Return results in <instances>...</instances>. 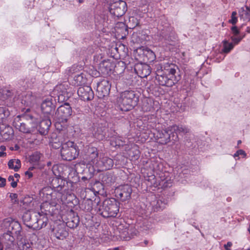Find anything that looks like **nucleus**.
Segmentation results:
<instances>
[{
  "instance_id": "obj_29",
  "label": "nucleus",
  "mask_w": 250,
  "mask_h": 250,
  "mask_svg": "<svg viewBox=\"0 0 250 250\" xmlns=\"http://www.w3.org/2000/svg\"><path fill=\"white\" fill-rule=\"evenodd\" d=\"M40 216V213H32V219L30 223L29 224H26L29 227H32L35 229H37V226H38L37 223L38 220V217Z\"/></svg>"
},
{
  "instance_id": "obj_10",
  "label": "nucleus",
  "mask_w": 250,
  "mask_h": 250,
  "mask_svg": "<svg viewBox=\"0 0 250 250\" xmlns=\"http://www.w3.org/2000/svg\"><path fill=\"white\" fill-rule=\"evenodd\" d=\"M65 220V225L70 229L76 228L80 222L79 216L72 210L67 213Z\"/></svg>"
},
{
  "instance_id": "obj_64",
  "label": "nucleus",
  "mask_w": 250,
  "mask_h": 250,
  "mask_svg": "<svg viewBox=\"0 0 250 250\" xmlns=\"http://www.w3.org/2000/svg\"><path fill=\"white\" fill-rule=\"evenodd\" d=\"M239 156V155H237V152L234 154V157H238Z\"/></svg>"
},
{
  "instance_id": "obj_27",
  "label": "nucleus",
  "mask_w": 250,
  "mask_h": 250,
  "mask_svg": "<svg viewBox=\"0 0 250 250\" xmlns=\"http://www.w3.org/2000/svg\"><path fill=\"white\" fill-rule=\"evenodd\" d=\"M47 222L48 218L47 216H45L40 213V216L38 217L37 229H40L42 228L46 227L47 224Z\"/></svg>"
},
{
  "instance_id": "obj_63",
  "label": "nucleus",
  "mask_w": 250,
  "mask_h": 250,
  "mask_svg": "<svg viewBox=\"0 0 250 250\" xmlns=\"http://www.w3.org/2000/svg\"><path fill=\"white\" fill-rule=\"evenodd\" d=\"M236 36H232L230 37L231 39L232 40V41L233 42L234 41V40L235 39V38H236Z\"/></svg>"
},
{
  "instance_id": "obj_49",
  "label": "nucleus",
  "mask_w": 250,
  "mask_h": 250,
  "mask_svg": "<svg viewBox=\"0 0 250 250\" xmlns=\"http://www.w3.org/2000/svg\"><path fill=\"white\" fill-rule=\"evenodd\" d=\"M125 92H134L136 93L137 92L139 94H141L144 92L143 90L141 88H135V90H130V91H125Z\"/></svg>"
},
{
  "instance_id": "obj_17",
  "label": "nucleus",
  "mask_w": 250,
  "mask_h": 250,
  "mask_svg": "<svg viewBox=\"0 0 250 250\" xmlns=\"http://www.w3.org/2000/svg\"><path fill=\"white\" fill-rule=\"evenodd\" d=\"M113 67L114 64L110 61L104 60L100 63L99 69L102 75L106 76L111 72Z\"/></svg>"
},
{
  "instance_id": "obj_4",
  "label": "nucleus",
  "mask_w": 250,
  "mask_h": 250,
  "mask_svg": "<svg viewBox=\"0 0 250 250\" xmlns=\"http://www.w3.org/2000/svg\"><path fill=\"white\" fill-rule=\"evenodd\" d=\"M17 118H18V121H16V119H15L14 122V125L15 127L21 132L29 134L32 133L34 131V126L31 124V122L33 121L34 118L32 115L26 113L22 116L23 119L27 120L25 123L20 122V119L19 117Z\"/></svg>"
},
{
  "instance_id": "obj_62",
  "label": "nucleus",
  "mask_w": 250,
  "mask_h": 250,
  "mask_svg": "<svg viewBox=\"0 0 250 250\" xmlns=\"http://www.w3.org/2000/svg\"><path fill=\"white\" fill-rule=\"evenodd\" d=\"M119 25H121L122 26V27H123V28H124V29H125V30H126V28H125V24H124L123 23H120L119 24Z\"/></svg>"
},
{
  "instance_id": "obj_47",
  "label": "nucleus",
  "mask_w": 250,
  "mask_h": 250,
  "mask_svg": "<svg viewBox=\"0 0 250 250\" xmlns=\"http://www.w3.org/2000/svg\"><path fill=\"white\" fill-rule=\"evenodd\" d=\"M5 110L2 107H0V122L5 117Z\"/></svg>"
},
{
  "instance_id": "obj_18",
  "label": "nucleus",
  "mask_w": 250,
  "mask_h": 250,
  "mask_svg": "<svg viewBox=\"0 0 250 250\" xmlns=\"http://www.w3.org/2000/svg\"><path fill=\"white\" fill-rule=\"evenodd\" d=\"M4 222L9 224L8 230H10L11 232H13L12 233L16 235L20 234L21 228L18 222L12 221L10 218L6 219Z\"/></svg>"
},
{
  "instance_id": "obj_16",
  "label": "nucleus",
  "mask_w": 250,
  "mask_h": 250,
  "mask_svg": "<svg viewBox=\"0 0 250 250\" xmlns=\"http://www.w3.org/2000/svg\"><path fill=\"white\" fill-rule=\"evenodd\" d=\"M51 120L49 118L42 119L38 126V129L39 133L42 135H46L51 126Z\"/></svg>"
},
{
  "instance_id": "obj_44",
  "label": "nucleus",
  "mask_w": 250,
  "mask_h": 250,
  "mask_svg": "<svg viewBox=\"0 0 250 250\" xmlns=\"http://www.w3.org/2000/svg\"><path fill=\"white\" fill-rule=\"evenodd\" d=\"M151 88L152 90L151 89V88H149L150 91H147L148 93H151L152 94L156 92L161 93V91L159 90V88L158 86L152 85Z\"/></svg>"
},
{
  "instance_id": "obj_21",
  "label": "nucleus",
  "mask_w": 250,
  "mask_h": 250,
  "mask_svg": "<svg viewBox=\"0 0 250 250\" xmlns=\"http://www.w3.org/2000/svg\"><path fill=\"white\" fill-rule=\"evenodd\" d=\"M142 103V109L144 112H150L153 110V101L152 99L144 97Z\"/></svg>"
},
{
  "instance_id": "obj_52",
  "label": "nucleus",
  "mask_w": 250,
  "mask_h": 250,
  "mask_svg": "<svg viewBox=\"0 0 250 250\" xmlns=\"http://www.w3.org/2000/svg\"><path fill=\"white\" fill-rule=\"evenodd\" d=\"M237 154L239 155H243L244 157L246 156V152L242 149H239L237 151Z\"/></svg>"
},
{
  "instance_id": "obj_26",
  "label": "nucleus",
  "mask_w": 250,
  "mask_h": 250,
  "mask_svg": "<svg viewBox=\"0 0 250 250\" xmlns=\"http://www.w3.org/2000/svg\"><path fill=\"white\" fill-rule=\"evenodd\" d=\"M42 155L38 152H35L29 157V162L33 166H38L40 163V159Z\"/></svg>"
},
{
  "instance_id": "obj_30",
  "label": "nucleus",
  "mask_w": 250,
  "mask_h": 250,
  "mask_svg": "<svg viewBox=\"0 0 250 250\" xmlns=\"http://www.w3.org/2000/svg\"><path fill=\"white\" fill-rule=\"evenodd\" d=\"M50 208L51 205L49 203L47 202L43 203L41 205V212H39V213H41V214L46 216L51 213L50 210Z\"/></svg>"
},
{
  "instance_id": "obj_1",
  "label": "nucleus",
  "mask_w": 250,
  "mask_h": 250,
  "mask_svg": "<svg viewBox=\"0 0 250 250\" xmlns=\"http://www.w3.org/2000/svg\"><path fill=\"white\" fill-rule=\"evenodd\" d=\"M97 203L94 210L104 218L116 217L119 211V203L114 198L105 199L102 205Z\"/></svg>"
},
{
  "instance_id": "obj_58",
  "label": "nucleus",
  "mask_w": 250,
  "mask_h": 250,
  "mask_svg": "<svg viewBox=\"0 0 250 250\" xmlns=\"http://www.w3.org/2000/svg\"><path fill=\"white\" fill-rule=\"evenodd\" d=\"M0 149H1V152H4V151H5L6 150V147L4 146H1L0 147Z\"/></svg>"
},
{
  "instance_id": "obj_42",
  "label": "nucleus",
  "mask_w": 250,
  "mask_h": 250,
  "mask_svg": "<svg viewBox=\"0 0 250 250\" xmlns=\"http://www.w3.org/2000/svg\"><path fill=\"white\" fill-rule=\"evenodd\" d=\"M236 12L233 11L231 14V19L229 20V22L233 25L235 24L237 21V19L236 17Z\"/></svg>"
},
{
  "instance_id": "obj_2",
  "label": "nucleus",
  "mask_w": 250,
  "mask_h": 250,
  "mask_svg": "<svg viewBox=\"0 0 250 250\" xmlns=\"http://www.w3.org/2000/svg\"><path fill=\"white\" fill-rule=\"evenodd\" d=\"M175 73L174 68L164 70L158 69L156 71L155 78L160 85L171 86L176 82Z\"/></svg>"
},
{
  "instance_id": "obj_19",
  "label": "nucleus",
  "mask_w": 250,
  "mask_h": 250,
  "mask_svg": "<svg viewBox=\"0 0 250 250\" xmlns=\"http://www.w3.org/2000/svg\"><path fill=\"white\" fill-rule=\"evenodd\" d=\"M51 145L53 148L58 149L66 143L65 140L63 137L61 135H53L51 137Z\"/></svg>"
},
{
  "instance_id": "obj_56",
  "label": "nucleus",
  "mask_w": 250,
  "mask_h": 250,
  "mask_svg": "<svg viewBox=\"0 0 250 250\" xmlns=\"http://www.w3.org/2000/svg\"><path fill=\"white\" fill-rule=\"evenodd\" d=\"M10 150H18L20 149V146L18 145H16L14 147H10Z\"/></svg>"
},
{
  "instance_id": "obj_20",
  "label": "nucleus",
  "mask_w": 250,
  "mask_h": 250,
  "mask_svg": "<svg viewBox=\"0 0 250 250\" xmlns=\"http://www.w3.org/2000/svg\"><path fill=\"white\" fill-rule=\"evenodd\" d=\"M0 134L2 138L5 140L11 139L14 135V130L9 125H5L4 127H0Z\"/></svg>"
},
{
  "instance_id": "obj_41",
  "label": "nucleus",
  "mask_w": 250,
  "mask_h": 250,
  "mask_svg": "<svg viewBox=\"0 0 250 250\" xmlns=\"http://www.w3.org/2000/svg\"><path fill=\"white\" fill-rule=\"evenodd\" d=\"M8 180L10 182H11V186L13 188H15L16 187H17V182L19 181V180L18 179L17 181H14V176H12V175H10L9 176L8 178Z\"/></svg>"
},
{
  "instance_id": "obj_11",
  "label": "nucleus",
  "mask_w": 250,
  "mask_h": 250,
  "mask_svg": "<svg viewBox=\"0 0 250 250\" xmlns=\"http://www.w3.org/2000/svg\"><path fill=\"white\" fill-rule=\"evenodd\" d=\"M52 97H50L43 100L41 104V109L42 113L47 116L53 115L55 105L53 103Z\"/></svg>"
},
{
  "instance_id": "obj_5",
  "label": "nucleus",
  "mask_w": 250,
  "mask_h": 250,
  "mask_svg": "<svg viewBox=\"0 0 250 250\" xmlns=\"http://www.w3.org/2000/svg\"><path fill=\"white\" fill-rule=\"evenodd\" d=\"M170 130L169 126H168L165 129L157 131L156 135L159 144L165 145L170 141L176 142L178 140L177 135L171 133Z\"/></svg>"
},
{
  "instance_id": "obj_9",
  "label": "nucleus",
  "mask_w": 250,
  "mask_h": 250,
  "mask_svg": "<svg viewBox=\"0 0 250 250\" xmlns=\"http://www.w3.org/2000/svg\"><path fill=\"white\" fill-rule=\"evenodd\" d=\"M98 149L95 147L89 146L85 151L84 159L91 164L96 165L98 162Z\"/></svg>"
},
{
  "instance_id": "obj_61",
  "label": "nucleus",
  "mask_w": 250,
  "mask_h": 250,
  "mask_svg": "<svg viewBox=\"0 0 250 250\" xmlns=\"http://www.w3.org/2000/svg\"><path fill=\"white\" fill-rule=\"evenodd\" d=\"M20 175L18 173H15L14 176V177H15L16 178H17V179L20 178Z\"/></svg>"
},
{
  "instance_id": "obj_59",
  "label": "nucleus",
  "mask_w": 250,
  "mask_h": 250,
  "mask_svg": "<svg viewBox=\"0 0 250 250\" xmlns=\"http://www.w3.org/2000/svg\"><path fill=\"white\" fill-rule=\"evenodd\" d=\"M6 154L5 152H0V157H3L6 156Z\"/></svg>"
},
{
  "instance_id": "obj_3",
  "label": "nucleus",
  "mask_w": 250,
  "mask_h": 250,
  "mask_svg": "<svg viewBox=\"0 0 250 250\" xmlns=\"http://www.w3.org/2000/svg\"><path fill=\"white\" fill-rule=\"evenodd\" d=\"M79 154V147L77 144L72 141L66 142L61 149V156L64 160L71 161L75 159Z\"/></svg>"
},
{
  "instance_id": "obj_43",
  "label": "nucleus",
  "mask_w": 250,
  "mask_h": 250,
  "mask_svg": "<svg viewBox=\"0 0 250 250\" xmlns=\"http://www.w3.org/2000/svg\"><path fill=\"white\" fill-rule=\"evenodd\" d=\"M106 130V128L105 127H104V128H102L101 127H98L97 128V133L99 135H101V139H102L104 136V132L105 131V130Z\"/></svg>"
},
{
  "instance_id": "obj_24",
  "label": "nucleus",
  "mask_w": 250,
  "mask_h": 250,
  "mask_svg": "<svg viewBox=\"0 0 250 250\" xmlns=\"http://www.w3.org/2000/svg\"><path fill=\"white\" fill-rule=\"evenodd\" d=\"M35 95H25L22 99L21 103L27 106H33L37 102Z\"/></svg>"
},
{
  "instance_id": "obj_33",
  "label": "nucleus",
  "mask_w": 250,
  "mask_h": 250,
  "mask_svg": "<svg viewBox=\"0 0 250 250\" xmlns=\"http://www.w3.org/2000/svg\"><path fill=\"white\" fill-rule=\"evenodd\" d=\"M10 230H8L3 234V238L7 243L12 244L15 240L14 234L12 233Z\"/></svg>"
},
{
  "instance_id": "obj_48",
  "label": "nucleus",
  "mask_w": 250,
  "mask_h": 250,
  "mask_svg": "<svg viewBox=\"0 0 250 250\" xmlns=\"http://www.w3.org/2000/svg\"><path fill=\"white\" fill-rule=\"evenodd\" d=\"M231 31L234 36H237L239 34V31L236 26H232L231 27Z\"/></svg>"
},
{
  "instance_id": "obj_46",
  "label": "nucleus",
  "mask_w": 250,
  "mask_h": 250,
  "mask_svg": "<svg viewBox=\"0 0 250 250\" xmlns=\"http://www.w3.org/2000/svg\"><path fill=\"white\" fill-rule=\"evenodd\" d=\"M103 88V85L102 84H99L98 85L97 87V91L99 93H102L103 94L104 93H107L108 92V90L106 89H105L104 91L102 90Z\"/></svg>"
},
{
  "instance_id": "obj_57",
  "label": "nucleus",
  "mask_w": 250,
  "mask_h": 250,
  "mask_svg": "<svg viewBox=\"0 0 250 250\" xmlns=\"http://www.w3.org/2000/svg\"><path fill=\"white\" fill-rule=\"evenodd\" d=\"M37 166H33L29 167L28 171H31L33 170Z\"/></svg>"
},
{
  "instance_id": "obj_40",
  "label": "nucleus",
  "mask_w": 250,
  "mask_h": 250,
  "mask_svg": "<svg viewBox=\"0 0 250 250\" xmlns=\"http://www.w3.org/2000/svg\"><path fill=\"white\" fill-rule=\"evenodd\" d=\"M80 99L85 101H89L92 100L94 98V95H78Z\"/></svg>"
},
{
  "instance_id": "obj_13",
  "label": "nucleus",
  "mask_w": 250,
  "mask_h": 250,
  "mask_svg": "<svg viewBox=\"0 0 250 250\" xmlns=\"http://www.w3.org/2000/svg\"><path fill=\"white\" fill-rule=\"evenodd\" d=\"M53 231L55 237L58 239L63 240L68 235V232L64 223L57 225L53 228Z\"/></svg>"
},
{
  "instance_id": "obj_31",
  "label": "nucleus",
  "mask_w": 250,
  "mask_h": 250,
  "mask_svg": "<svg viewBox=\"0 0 250 250\" xmlns=\"http://www.w3.org/2000/svg\"><path fill=\"white\" fill-rule=\"evenodd\" d=\"M166 204L162 201V200L159 199L154 201L153 208L154 211H158L163 210L165 208Z\"/></svg>"
},
{
  "instance_id": "obj_55",
  "label": "nucleus",
  "mask_w": 250,
  "mask_h": 250,
  "mask_svg": "<svg viewBox=\"0 0 250 250\" xmlns=\"http://www.w3.org/2000/svg\"><path fill=\"white\" fill-rule=\"evenodd\" d=\"M243 37H236L234 41H233L235 44H237L238 42H240V41L242 39Z\"/></svg>"
},
{
  "instance_id": "obj_15",
  "label": "nucleus",
  "mask_w": 250,
  "mask_h": 250,
  "mask_svg": "<svg viewBox=\"0 0 250 250\" xmlns=\"http://www.w3.org/2000/svg\"><path fill=\"white\" fill-rule=\"evenodd\" d=\"M114 165L113 160L107 157H104L98 161L96 165L100 170L104 171L110 169Z\"/></svg>"
},
{
  "instance_id": "obj_39",
  "label": "nucleus",
  "mask_w": 250,
  "mask_h": 250,
  "mask_svg": "<svg viewBox=\"0 0 250 250\" xmlns=\"http://www.w3.org/2000/svg\"><path fill=\"white\" fill-rule=\"evenodd\" d=\"M55 91H58V92H61L62 94L68 93L69 92L66 91L64 84H60L57 86L55 89Z\"/></svg>"
},
{
  "instance_id": "obj_8",
  "label": "nucleus",
  "mask_w": 250,
  "mask_h": 250,
  "mask_svg": "<svg viewBox=\"0 0 250 250\" xmlns=\"http://www.w3.org/2000/svg\"><path fill=\"white\" fill-rule=\"evenodd\" d=\"M58 118L62 121L66 122L72 114V109L68 103L60 106L56 112Z\"/></svg>"
},
{
  "instance_id": "obj_23",
  "label": "nucleus",
  "mask_w": 250,
  "mask_h": 250,
  "mask_svg": "<svg viewBox=\"0 0 250 250\" xmlns=\"http://www.w3.org/2000/svg\"><path fill=\"white\" fill-rule=\"evenodd\" d=\"M102 182L105 186H110L115 182V177L112 173L106 172L103 175Z\"/></svg>"
},
{
  "instance_id": "obj_14",
  "label": "nucleus",
  "mask_w": 250,
  "mask_h": 250,
  "mask_svg": "<svg viewBox=\"0 0 250 250\" xmlns=\"http://www.w3.org/2000/svg\"><path fill=\"white\" fill-rule=\"evenodd\" d=\"M134 70L138 75L141 78L148 76L150 72V67L146 64L139 63L135 65Z\"/></svg>"
},
{
  "instance_id": "obj_54",
  "label": "nucleus",
  "mask_w": 250,
  "mask_h": 250,
  "mask_svg": "<svg viewBox=\"0 0 250 250\" xmlns=\"http://www.w3.org/2000/svg\"><path fill=\"white\" fill-rule=\"evenodd\" d=\"M25 175L28 177V178H30L33 176V173L29 171H26L25 172Z\"/></svg>"
},
{
  "instance_id": "obj_35",
  "label": "nucleus",
  "mask_w": 250,
  "mask_h": 250,
  "mask_svg": "<svg viewBox=\"0 0 250 250\" xmlns=\"http://www.w3.org/2000/svg\"><path fill=\"white\" fill-rule=\"evenodd\" d=\"M91 92H93L92 90L88 85L81 86L77 90V94H89Z\"/></svg>"
},
{
  "instance_id": "obj_25",
  "label": "nucleus",
  "mask_w": 250,
  "mask_h": 250,
  "mask_svg": "<svg viewBox=\"0 0 250 250\" xmlns=\"http://www.w3.org/2000/svg\"><path fill=\"white\" fill-rule=\"evenodd\" d=\"M93 201L90 199H84L80 205V208L85 212H90L93 209Z\"/></svg>"
},
{
  "instance_id": "obj_37",
  "label": "nucleus",
  "mask_w": 250,
  "mask_h": 250,
  "mask_svg": "<svg viewBox=\"0 0 250 250\" xmlns=\"http://www.w3.org/2000/svg\"><path fill=\"white\" fill-rule=\"evenodd\" d=\"M129 24L130 28H133L139 24V21L135 17H131L129 18Z\"/></svg>"
},
{
  "instance_id": "obj_7",
  "label": "nucleus",
  "mask_w": 250,
  "mask_h": 250,
  "mask_svg": "<svg viewBox=\"0 0 250 250\" xmlns=\"http://www.w3.org/2000/svg\"><path fill=\"white\" fill-rule=\"evenodd\" d=\"M132 189L130 185H124L117 187L115 190V195L122 201L129 200L131 197Z\"/></svg>"
},
{
  "instance_id": "obj_50",
  "label": "nucleus",
  "mask_w": 250,
  "mask_h": 250,
  "mask_svg": "<svg viewBox=\"0 0 250 250\" xmlns=\"http://www.w3.org/2000/svg\"><path fill=\"white\" fill-rule=\"evenodd\" d=\"M6 184V179L0 176V187H4Z\"/></svg>"
},
{
  "instance_id": "obj_6",
  "label": "nucleus",
  "mask_w": 250,
  "mask_h": 250,
  "mask_svg": "<svg viewBox=\"0 0 250 250\" xmlns=\"http://www.w3.org/2000/svg\"><path fill=\"white\" fill-rule=\"evenodd\" d=\"M127 10L126 3L123 0H118L111 3L109 6L111 14L116 17L123 16Z\"/></svg>"
},
{
  "instance_id": "obj_12",
  "label": "nucleus",
  "mask_w": 250,
  "mask_h": 250,
  "mask_svg": "<svg viewBox=\"0 0 250 250\" xmlns=\"http://www.w3.org/2000/svg\"><path fill=\"white\" fill-rule=\"evenodd\" d=\"M67 182L62 178L54 177L52 179L50 185L52 188H54L57 192L62 194L63 191L66 190L64 188Z\"/></svg>"
},
{
  "instance_id": "obj_38",
  "label": "nucleus",
  "mask_w": 250,
  "mask_h": 250,
  "mask_svg": "<svg viewBox=\"0 0 250 250\" xmlns=\"http://www.w3.org/2000/svg\"><path fill=\"white\" fill-rule=\"evenodd\" d=\"M32 213H31L30 212H25L22 216L24 222L27 223V224H29L32 219Z\"/></svg>"
},
{
  "instance_id": "obj_22",
  "label": "nucleus",
  "mask_w": 250,
  "mask_h": 250,
  "mask_svg": "<svg viewBox=\"0 0 250 250\" xmlns=\"http://www.w3.org/2000/svg\"><path fill=\"white\" fill-rule=\"evenodd\" d=\"M170 132L171 133L176 134L178 136V134L183 133L186 134L189 132V130L185 126L173 125L169 126Z\"/></svg>"
},
{
  "instance_id": "obj_34",
  "label": "nucleus",
  "mask_w": 250,
  "mask_h": 250,
  "mask_svg": "<svg viewBox=\"0 0 250 250\" xmlns=\"http://www.w3.org/2000/svg\"><path fill=\"white\" fill-rule=\"evenodd\" d=\"M42 194L45 195L47 200H51L52 198L53 188L51 187H45L42 189Z\"/></svg>"
},
{
  "instance_id": "obj_60",
  "label": "nucleus",
  "mask_w": 250,
  "mask_h": 250,
  "mask_svg": "<svg viewBox=\"0 0 250 250\" xmlns=\"http://www.w3.org/2000/svg\"><path fill=\"white\" fill-rule=\"evenodd\" d=\"M246 8L247 10V14H248V12L250 13V7L248 6H246Z\"/></svg>"
},
{
  "instance_id": "obj_45",
  "label": "nucleus",
  "mask_w": 250,
  "mask_h": 250,
  "mask_svg": "<svg viewBox=\"0 0 250 250\" xmlns=\"http://www.w3.org/2000/svg\"><path fill=\"white\" fill-rule=\"evenodd\" d=\"M133 155L131 156L134 160H137L140 157V152L139 150H135L134 152H133Z\"/></svg>"
},
{
  "instance_id": "obj_51",
  "label": "nucleus",
  "mask_w": 250,
  "mask_h": 250,
  "mask_svg": "<svg viewBox=\"0 0 250 250\" xmlns=\"http://www.w3.org/2000/svg\"><path fill=\"white\" fill-rule=\"evenodd\" d=\"M10 198L12 200H15V202H17L18 201L17 200L18 198V194L16 193H11L10 195Z\"/></svg>"
},
{
  "instance_id": "obj_28",
  "label": "nucleus",
  "mask_w": 250,
  "mask_h": 250,
  "mask_svg": "<svg viewBox=\"0 0 250 250\" xmlns=\"http://www.w3.org/2000/svg\"><path fill=\"white\" fill-rule=\"evenodd\" d=\"M8 166L9 168L18 171L21 166V161L19 159H11L8 162Z\"/></svg>"
},
{
  "instance_id": "obj_32",
  "label": "nucleus",
  "mask_w": 250,
  "mask_h": 250,
  "mask_svg": "<svg viewBox=\"0 0 250 250\" xmlns=\"http://www.w3.org/2000/svg\"><path fill=\"white\" fill-rule=\"evenodd\" d=\"M131 96L129 97V99H128V97H125L123 99V104H127L128 105L129 107L131 108L134 106L135 104L136 101H134L132 100V98H134L135 97V95L134 94L133 95H130Z\"/></svg>"
},
{
  "instance_id": "obj_53",
  "label": "nucleus",
  "mask_w": 250,
  "mask_h": 250,
  "mask_svg": "<svg viewBox=\"0 0 250 250\" xmlns=\"http://www.w3.org/2000/svg\"><path fill=\"white\" fill-rule=\"evenodd\" d=\"M232 243L230 242H228L227 244L224 245V247L226 250H230L229 248L232 246Z\"/></svg>"
},
{
  "instance_id": "obj_36",
  "label": "nucleus",
  "mask_w": 250,
  "mask_h": 250,
  "mask_svg": "<svg viewBox=\"0 0 250 250\" xmlns=\"http://www.w3.org/2000/svg\"><path fill=\"white\" fill-rule=\"evenodd\" d=\"M223 51L226 53H229L233 48V44L232 43H229L227 40L223 42Z\"/></svg>"
}]
</instances>
